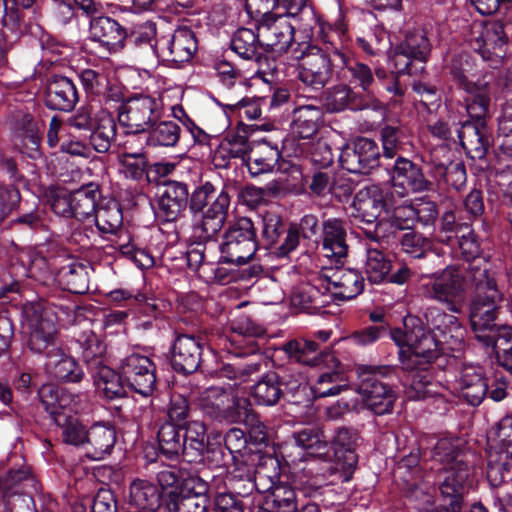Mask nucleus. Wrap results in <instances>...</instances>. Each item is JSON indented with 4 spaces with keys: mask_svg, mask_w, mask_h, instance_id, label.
Here are the masks:
<instances>
[{
    "mask_svg": "<svg viewBox=\"0 0 512 512\" xmlns=\"http://www.w3.org/2000/svg\"><path fill=\"white\" fill-rule=\"evenodd\" d=\"M405 318L418 321L414 337L407 339L408 353H400L407 366L413 361L427 363L425 359H438L446 349H457L464 341L465 329L459 319L439 308H428L424 313L425 322L412 314Z\"/></svg>",
    "mask_w": 512,
    "mask_h": 512,
    "instance_id": "1",
    "label": "nucleus"
},
{
    "mask_svg": "<svg viewBox=\"0 0 512 512\" xmlns=\"http://www.w3.org/2000/svg\"><path fill=\"white\" fill-rule=\"evenodd\" d=\"M431 456L444 465L438 482L440 508L444 512H462L464 496L469 492L473 478V468L465 460L464 441L459 437L441 438Z\"/></svg>",
    "mask_w": 512,
    "mask_h": 512,
    "instance_id": "2",
    "label": "nucleus"
},
{
    "mask_svg": "<svg viewBox=\"0 0 512 512\" xmlns=\"http://www.w3.org/2000/svg\"><path fill=\"white\" fill-rule=\"evenodd\" d=\"M472 290L468 304V316L475 338L484 344L494 343L492 334L501 325L496 323L503 294L498 288L494 271H488L487 265H472L469 271Z\"/></svg>",
    "mask_w": 512,
    "mask_h": 512,
    "instance_id": "3",
    "label": "nucleus"
},
{
    "mask_svg": "<svg viewBox=\"0 0 512 512\" xmlns=\"http://www.w3.org/2000/svg\"><path fill=\"white\" fill-rule=\"evenodd\" d=\"M359 394L363 405L376 416L392 414L398 399L396 390L401 370L392 365H359Z\"/></svg>",
    "mask_w": 512,
    "mask_h": 512,
    "instance_id": "4",
    "label": "nucleus"
},
{
    "mask_svg": "<svg viewBox=\"0 0 512 512\" xmlns=\"http://www.w3.org/2000/svg\"><path fill=\"white\" fill-rule=\"evenodd\" d=\"M431 43L423 30L408 31L392 50L390 62L395 73L382 83L383 88L401 102L406 88L399 82V75L422 73L431 54Z\"/></svg>",
    "mask_w": 512,
    "mask_h": 512,
    "instance_id": "5",
    "label": "nucleus"
},
{
    "mask_svg": "<svg viewBox=\"0 0 512 512\" xmlns=\"http://www.w3.org/2000/svg\"><path fill=\"white\" fill-rule=\"evenodd\" d=\"M307 389L300 374L280 368L263 373L250 386L249 396L255 405L263 407L276 406L282 399L299 404L303 402Z\"/></svg>",
    "mask_w": 512,
    "mask_h": 512,
    "instance_id": "6",
    "label": "nucleus"
},
{
    "mask_svg": "<svg viewBox=\"0 0 512 512\" xmlns=\"http://www.w3.org/2000/svg\"><path fill=\"white\" fill-rule=\"evenodd\" d=\"M230 200L227 187L217 192L209 181L189 191L187 208L193 216H201V238L212 240L221 231L227 219Z\"/></svg>",
    "mask_w": 512,
    "mask_h": 512,
    "instance_id": "7",
    "label": "nucleus"
},
{
    "mask_svg": "<svg viewBox=\"0 0 512 512\" xmlns=\"http://www.w3.org/2000/svg\"><path fill=\"white\" fill-rule=\"evenodd\" d=\"M470 284L468 272L449 265L423 278L422 294L426 299L445 306L452 313L461 314L467 301Z\"/></svg>",
    "mask_w": 512,
    "mask_h": 512,
    "instance_id": "8",
    "label": "nucleus"
},
{
    "mask_svg": "<svg viewBox=\"0 0 512 512\" xmlns=\"http://www.w3.org/2000/svg\"><path fill=\"white\" fill-rule=\"evenodd\" d=\"M209 329L193 324L190 328H176L167 353V360L174 372L189 376L197 372L202 354L209 341Z\"/></svg>",
    "mask_w": 512,
    "mask_h": 512,
    "instance_id": "9",
    "label": "nucleus"
},
{
    "mask_svg": "<svg viewBox=\"0 0 512 512\" xmlns=\"http://www.w3.org/2000/svg\"><path fill=\"white\" fill-rule=\"evenodd\" d=\"M258 227L248 217L231 222L222 235L219 245L220 263L245 265L260 250L257 240Z\"/></svg>",
    "mask_w": 512,
    "mask_h": 512,
    "instance_id": "10",
    "label": "nucleus"
},
{
    "mask_svg": "<svg viewBox=\"0 0 512 512\" xmlns=\"http://www.w3.org/2000/svg\"><path fill=\"white\" fill-rule=\"evenodd\" d=\"M342 49L335 46L325 50L316 46L303 53L298 67V79L313 91L322 90L333 74L338 77Z\"/></svg>",
    "mask_w": 512,
    "mask_h": 512,
    "instance_id": "11",
    "label": "nucleus"
},
{
    "mask_svg": "<svg viewBox=\"0 0 512 512\" xmlns=\"http://www.w3.org/2000/svg\"><path fill=\"white\" fill-rule=\"evenodd\" d=\"M164 106L160 97L147 94H135L119 107L118 121L126 127V135H143L151 125L163 117Z\"/></svg>",
    "mask_w": 512,
    "mask_h": 512,
    "instance_id": "12",
    "label": "nucleus"
},
{
    "mask_svg": "<svg viewBox=\"0 0 512 512\" xmlns=\"http://www.w3.org/2000/svg\"><path fill=\"white\" fill-rule=\"evenodd\" d=\"M512 22L505 19L487 21L478 37L471 40V48L492 68H498L508 53Z\"/></svg>",
    "mask_w": 512,
    "mask_h": 512,
    "instance_id": "13",
    "label": "nucleus"
},
{
    "mask_svg": "<svg viewBox=\"0 0 512 512\" xmlns=\"http://www.w3.org/2000/svg\"><path fill=\"white\" fill-rule=\"evenodd\" d=\"M352 209V217L359 224L374 227L370 229L360 226L366 237L378 242L382 238L379 234V216L382 211L389 210V204L382 189L376 185L360 189L353 198Z\"/></svg>",
    "mask_w": 512,
    "mask_h": 512,
    "instance_id": "14",
    "label": "nucleus"
},
{
    "mask_svg": "<svg viewBox=\"0 0 512 512\" xmlns=\"http://www.w3.org/2000/svg\"><path fill=\"white\" fill-rule=\"evenodd\" d=\"M154 49L168 67L180 68L193 59L198 50V39L190 27L180 26L171 35L157 39Z\"/></svg>",
    "mask_w": 512,
    "mask_h": 512,
    "instance_id": "15",
    "label": "nucleus"
},
{
    "mask_svg": "<svg viewBox=\"0 0 512 512\" xmlns=\"http://www.w3.org/2000/svg\"><path fill=\"white\" fill-rule=\"evenodd\" d=\"M124 382L130 392L137 393L144 398L151 397L157 388L156 364L151 357L131 353L120 363Z\"/></svg>",
    "mask_w": 512,
    "mask_h": 512,
    "instance_id": "16",
    "label": "nucleus"
},
{
    "mask_svg": "<svg viewBox=\"0 0 512 512\" xmlns=\"http://www.w3.org/2000/svg\"><path fill=\"white\" fill-rule=\"evenodd\" d=\"M159 186L163 189L152 205L155 219L160 224L174 223L183 216L189 205V185L183 181L161 180Z\"/></svg>",
    "mask_w": 512,
    "mask_h": 512,
    "instance_id": "17",
    "label": "nucleus"
},
{
    "mask_svg": "<svg viewBox=\"0 0 512 512\" xmlns=\"http://www.w3.org/2000/svg\"><path fill=\"white\" fill-rule=\"evenodd\" d=\"M361 443V436L357 429L342 426L335 430L329 442V453L325 461H334L337 469L344 474V481H349L358 464L357 448Z\"/></svg>",
    "mask_w": 512,
    "mask_h": 512,
    "instance_id": "18",
    "label": "nucleus"
},
{
    "mask_svg": "<svg viewBox=\"0 0 512 512\" xmlns=\"http://www.w3.org/2000/svg\"><path fill=\"white\" fill-rule=\"evenodd\" d=\"M381 153L376 141L367 137H358L346 144L341 150V167L353 174H370L380 166Z\"/></svg>",
    "mask_w": 512,
    "mask_h": 512,
    "instance_id": "19",
    "label": "nucleus"
},
{
    "mask_svg": "<svg viewBox=\"0 0 512 512\" xmlns=\"http://www.w3.org/2000/svg\"><path fill=\"white\" fill-rule=\"evenodd\" d=\"M262 35L249 28H239L231 39V49L244 60L253 61L258 73H270L276 70L274 56L266 52Z\"/></svg>",
    "mask_w": 512,
    "mask_h": 512,
    "instance_id": "20",
    "label": "nucleus"
},
{
    "mask_svg": "<svg viewBox=\"0 0 512 512\" xmlns=\"http://www.w3.org/2000/svg\"><path fill=\"white\" fill-rule=\"evenodd\" d=\"M89 21V40L97 43L102 53L112 55L124 50L126 27L107 15H87Z\"/></svg>",
    "mask_w": 512,
    "mask_h": 512,
    "instance_id": "21",
    "label": "nucleus"
},
{
    "mask_svg": "<svg viewBox=\"0 0 512 512\" xmlns=\"http://www.w3.org/2000/svg\"><path fill=\"white\" fill-rule=\"evenodd\" d=\"M398 360L401 364L400 381L404 387V393L408 400H425L433 397L434 392L432 387V374L429 372L431 364L437 359H427V363L423 361H413L411 365L407 366L402 362L403 358L398 353Z\"/></svg>",
    "mask_w": 512,
    "mask_h": 512,
    "instance_id": "22",
    "label": "nucleus"
},
{
    "mask_svg": "<svg viewBox=\"0 0 512 512\" xmlns=\"http://www.w3.org/2000/svg\"><path fill=\"white\" fill-rule=\"evenodd\" d=\"M418 321L413 318H403V328L367 325L351 334L352 341L359 346H369L379 340L390 338L398 347V353H408L407 339L415 335Z\"/></svg>",
    "mask_w": 512,
    "mask_h": 512,
    "instance_id": "23",
    "label": "nucleus"
},
{
    "mask_svg": "<svg viewBox=\"0 0 512 512\" xmlns=\"http://www.w3.org/2000/svg\"><path fill=\"white\" fill-rule=\"evenodd\" d=\"M393 187L400 188L405 193H417L433 189V183L425 176L421 165L412 160L397 156L392 164H386Z\"/></svg>",
    "mask_w": 512,
    "mask_h": 512,
    "instance_id": "24",
    "label": "nucleus"
},
{
    "mask_svg": "<svg viewBox=\"0 0 512 512\" xmlns=\"http://www.w3.org/2000/svg\"><path fill=\"white\" fill-rule=\"evenodd\" d=\"M324 95L329 112L377 110L380 108V101L374 95L354 91L350 85L345 83L328 88L324 91Z\"/></svg>",
    "mask_w": 512,
    "mask_h": 512,
    "instance_id": "25",
    "label": "nucleus"
},
{
    "mask_svg": "<svg viewBox=\"0 0 512 512\" xmlns=\"http://www.w3.org/2000/svg\"><path fill=\"white\" fill-rule=\"evenodd\" d=\"M79 102L76 82L62 74H51L46 79L44 104L52 111L71 112Z\"/></svg>",
    "mask_w": 512,
    "mask_h": 512,
    "instance_id": "26",
    "label": "nucleus"
},
{
    "mask_svg": "<svg viewBox=\"0 0 512 512\" xmlns=\"http://www.w3.org/2000/svg\"><path fill=\"white\" fill-rule=\"evenodd\" d=\"M255 28L262 35L266 52L275 60L276 56L286 53L294 42L295 27L286 15H276Z\"/></svg>",
    "mask_w": 512,
    "mask_h": 512,
    "instance_id": "27",
    "label": "nucleus"
},
{
    "mask_svg": "<svg viewBox=\"0 0 512 512\" xmlns=\"http://www.w3.org/2000/svg\"><path fill=\"white\" fill-rule=\"evenodd\" d=\"M156 479L163 497L162 511L171 505L170 499L177 500L192 485L202 480L197 473L177 465H169L159 471Z\"/></svg>",
    "mask_w": 512,
    "mask_h": 512,
    "instance_id": "28",
    "label": "nucleus"
},
{
    "mask_svg": "<svg viewBox=\"0 0 512 512\" xmlns=\"http://www.w3.org/2000/svg\"><path fill=\"white\" fill-rule=\"evenodd\" d=\"M327 281V290L335 300L346 301L358 296L364 289V278L355 269L325 268L321 272Z\"/></svg>",
    "mask_w": 512,
    "mask_h": 512,
    "instance_id": "29",
    "label": "nucleus"
},
{
    "mask_svg": "<svg viewBox=\"0 0 512 512\" xmlns=\"http://www.w3.org/2000/svg\"><path fill=\"white\" fill-rule=\"evenodd\" d=\"M35 479L33 475L25 468L11 469L4 477H0V501L14 512L16 504L13 499L23 503H34L33 498L28 496L26 499V488L34 486Z\"/></svg>",
    "mask_w": 512,
    "mask_h": 512,
    "instance_id": "30",
    "label": "nucleus"
},
{
    "mask_svg": "<svg viewBox=\"0 0 512 512\" xmlns=\"http://www.w3.org/2000/svg\"><path fill=\"white\" fill-rule=\"evenodd\" d=\"M300 238L318 245L322 238L319 220L314 214H305L298 224L290 223V230L283 242L277 247V257H288L297 249Z\"/></svg>",
    "mask_w": 512,
    "mask_h": 512,
    "instance_id": "31",
    "label": "nucleus"
},
{
    "mask_svg": "<svg viewBox=\"0 0 512 512\" xmlns=\"http://www.w3.org/2000/svg\"><path fill=\"white\" fill-rule=\"evenodd\" d=\"M117 440L116 428L109 422H95L89 426L84 453L94 461L111 455Z\"/></svg>",
    "mask_w": 512,
    "mask_h": 512,
    "instance_id": "32",
    "label": "nucleus"
},
{
    "mask_svg": "<svg viewBox=\"0 0 512 512\" xmlns=\"http://www.w3.org/2000/svg\"><path fill=\"white\" fill-rule=\"evenodd\" d=\"M463 91L466 93L463 102L467 113L464 119L487 121L490 117L492 85L486 76L479 77Z\"/></svg>",
    "mask_w": 512,
    "mask_h": 512,
    "instance_id": "33",
    "label": "nucleus"
},
{
    "mask_svg": "<svg viewBox=\"0 0 512 512\" xmlns=\"http://www.w3.org/2000/svg\"><path fill=\"white\" fill-rule=\"evenodd\" d=\"M29 336L27 347L36 354H46L52 348H58L55 344L57 328L55 321L44 313H36L28 320Z\"/></svg>",
    "mask_w": 512,
    "mask_h": 512,
    "instance_id": "34",
    "label": "nucleus"
},
{
    "mask_svg": "<svg viewBox=\"0 0 512 512\" xmlns=\"http://www.w3.org/2000/svg\"><path fill=\"white\" fill-rule=\"evenodd\" d=\"M71 348L80 352L88 372L92 375L101 366L107 365L106 344L92 330L82 331L78 337L71 341Z\"/></svg>",
    "mask_w": 512,
    "mask_h": 512,
    "instance_id": "35",
    "label": "nucleus"
},
{
    "mask_svg": "<svg viewBox=\"0 0 512 512\" xmlns=\"http://www.w3.org/2000/svg\"><path fill=\"white\" fill-rule=\"evenodd\" d=\"M339 58V56H337ZM338 77L340 81L348 82V85L361 88L363 94L373 95L375 83L371 68L354 58H351L343 49L340 55Z\"/></svg>",
    "mask_w": 512,
    "mask_h": 512,
    "instance_id": "36",
    "label": "nucleus"
},
{
    "mask_svg": "<svg viewBox=\"0 0 512 512\" xmlns=\"http://www.w3.org/2000/svg\"><path fill=\"white\" fill-rule=\"evenodd\" d=\"M46 369L52 378L63 383H79L84 377L80 364L60 347L48 352Z\"/></svg>",
    "mask_w": 512,
    "mask_h": 512,
    "instance_id": "37",
    "label": "nucleus"
},
{
    "mask_svg": "<svg viewBox=\"0 0 512 512\" xmlns=\"http://www.w3.org/2000/svg\"><path fill=\"white\" fill-rule=\"evenodd\" d=\"M209 441L206 424L201 420L190 422L184 427L181 453L183 461L196 465L202 463L203 451Z\"/></svg>",
    "mask_w": 512,
    "mask_h": 512,
    "instance_id": "38",
    "label": "nucleus"
},
{
    "mask_svg": "<svg viewBox=\"0 0 512 512\" xmlns=\"http://www.w3.org/2000/svg\"><path fill=\"white\" fill-rule=\"evenodd\" d=\"M164 512H208L211 506L210 485L202 479L183 493L177 500L170 499Z\"/></svg>",
    "mask_w": 512,
    "mask_h": 512,
    "instance_id": "39",
    "label": "nucleus"
},
{
    "mask_svg": "<svg viewBox=\"0 0 512 512\" xmlns=\"http://www.w3.org/2000/svg\"><path fill=\"white\" fill-rule=\"evenodd\" d=\"M489 443L486 477L492 487H499L512 481V454L498 449L499 442L493 438H489Z\"/></svg>",
    "mask_w": 512,
    "mask_h": 512,
    "instance_id": "40",
    "label": "nucleus"
},
{
    "mask_svg": "<svg viewBox=\"0 0 512 512\" xmlns=\"http://www.w3.org/2000/svg\"><path fill=\"white\" fill-rule=\"evenodd\" d=\"M346 229L338 218H329L322 224V249L327 257H334L340 263L347 256Z\"/></svg>",
    "mask_w": 512,
    "mask_h": 512,
    "instance_id": "41",
    "label": "nucleus"
},
{
    "mask_svg": "<svg viewBox=\"0 0 512 512\" xmlns=\"http://www.w3.org/2000/svg\"><path fill=\"white\" fill-rule=\"evenodd\" d=\"M379 140L383 157L390 160L396 159L400 152L408 151L413 146L412 134L401 124H384L379 129Z\"/></svg>",
    "mask_w": 512,
    "mask_h": 512,
    "instance_id": "42",
    "label": "nucleus"
},
{
    "mask_svg": "<svg viewBox=\"0 0 512 512\" xmlns=\"http://www.w3.org/2000/svg\"><path fill=\"white\" fill-rule=\"evenodd\" d=\"M57 269L55 278L63 291L72 294H85L89 290L87 267L73 258Z\"/></svg>",
    "mask_w": 512,
    "mask_h": 512,
    "instance_id": "43",
    "label": "nucleus"
},
{
    "mask_svg": "<svg viewBox=\"0 0 512 512\" xmlns=\"http://www.w3.org/2000/svg\"><path fill=\"white\" fill-rule=\"evenodd\" d=\"M289 230L290 224L281 215L274 212L265 213L261 220V234H257L259 249H274L277 255V247L283 242Z\"/></svg>",
    "mask_w": 512,
    "mask_h": 512,
    "instance_id": "44",
    "label": "nucleus"
},
{
    "mask_svg": "<svg viewBox=\"0 0 512 512\" xmlns=\"http://www.w3.org/2000/svg\"><path fill=\"white\" fill-rule=\"evenodd\" d=\"M284 352L290 359L308 366H318L329 356L320 349L313 339L297 338L283 345Z\"/></svg>",
    "mask_w": 512,
    "mask_h": 512,
    "instance_id": "45",
    "label": "nucleus"
},
{
    "mask_svg": "<svg viewBox=\"0 0 512 512\" xmlns=\"http://www.w3.org/2000/svg\"><path fill=\"white\" fill-rule=\"evenodd\" d=\"M158 452L168 460H177L182 453L184 427L171 422H157Z\"/></svg>",
    "mask_w": 512,
    "mask_h": 512,
    "instance_id": "46",
    "label": "nucleus"
},
{
    "mask_svg": "<svg viewBox=\"0 0 512 512\" xmlns=\"http://www.w3.org/2000/svg\"><path fill=\"white\" fill-rule=\"evenodd\" d=\"M91 377L97 389L101 390L108 400L126 397L130 392L128 385L124 382L120 367L118 371H115L108 365L101 366Z\"/></svg>",
    "mask_w": 512,
    "mask_h": 512,
    "instance_id": "47",
    "label": "nucleus"
},
{
    "mask_svg": "<svg viewBox=\"0 0 512 512\" xmlns=\"http://www.w3.org/2000/svg\"><path fill=\"white\" fill-rule=\"evenodd\" d=\"M38 395L43 409L49 414L54 423L60 415H67L72 412L70 408L71 396L64 389L53 384H45L39 388Z\"/></svg>",
    "mask_w": 512,
    "mask_h": 512,
    "instance_id": "48",
    "label": "nucleus"
},
{
    "mask_svg": "<svg viewBox=\"0 0 512 512\" xmlns=\"http://www.w3.org/2000/svg\"><path fill=\"white\" fill-rule=\"evenodd\" d=\"M117 125L114 117L105 109L99 110L98 122L85 137L98 153H106L115 139Z\"/></svg>",
    "mask_w": 512,
    "mask_h": 512,
    "instance_id": "49",
    "label": "nucleus"
},
{
    "mask_svg": "<svg viewBox=\"0 0 512 512\" xmlns=\"http://www.w3.org/2000/svg\"><path fill=\"white\" fill-rule=\"evenodd\" d=\"M101 197L100 186L90 182L72 191L74 218L82 221L94 217L98 208V199Z\"/></svg>",
    "mask_w": 512,
    "mask_h": 512,
    "instance_id": "50",
    "label": "nucleus"
},
{
    "mask_svg": "<svg viewBox=\"0 0 512 512\" xmlns=\"http://www.w3.org/2000/svg\"><path fill=\"white\" fill-rule=\"evenodd\" d=\"M281 157V152L277 147L267 145L264 141L258 145L257 149H250L245 161L250 175L252 177L261 174L270 173L274 170Z\"/></svg>",
    "mask_w": 512,
    "mask_h": 512,
    "instance_id": "51",
    "label": "nucleus"
},
{
    "mask_svg": "<svg viewBox=\"0 0 512 512\" xmlns=\"http://www.w3.org/2000/svg\"><path fill=\"white\" fill-rule=\"evenodd\" d=\"M459 388L461 397L471 406H479L485 397L489 388V379L482 371H465L460 380Z\"/></svg>",
    "mask_w": 512,
    "mask_h": 512,
    "instance_id": "52",
    "label": "nucleus"
},
{
    "mask_svg": "<svg viewBox=\"0 0 512 512\" xmlns=\"http://www.w3.org/2000/svg\"><path fill=\"white\" fill-rule=\"evenodd\" d=\"M291 437L295 445L305 450L307 455L325 461V455L329 453V442L321 429L305 427L293 432Z\"/></svg>",
    "mask_w": 512,
    "mask_h": 512,
    "instance_id": "53",
    "label": "nucleus"
},
{
    "mask_svg": "<svg viewBox=\"0 0 512 512\" xmlns=\"http://www.w3.org/2000/svg\"><path fill=\"white\" fill-rule=\"evenodd\" d=\"M467 230L468 232H462L461 235L455 237V246H458L461 258L468 263L466 272L469 273L472 265L481 267L487 265V270L493 271L488 260L482 256L480 237L470 227Z\"/></svg>",
    "mask_w": 512,
    "mask_h": 512,
    "instance_id": "54",
    "label": "nucleus"
},
{
    "mask_svg": "<svg viewBox=\"0 0 512 512\" xmlns=\"http://www.w3.org/2000/svg\"><path fill=\"white\" fill-rule=\"evenodd\" d=\"M181 134V127L172 120H162L151 125L143 135L145 143L150 147H175Z\"/></svg>",
    "mask_w": 512,
    "mask_h": 512,
    "instance_id": "55",
    "label": "nucleus"
},
{
    "mask_svg": "<svg viewBox=\"0 0 512 512\" xmlns=\"http://www.w3.org/2000/svg\"><path fill=\"white\" fill-rule=\"evenodd\" d=\"M60 429L62 442L84 450L89 427L72 413L60 415L54 423Z\"/></svg>",
    "mask_w": 512,
    "mask_h": 512,
    "instance_id": "56",
    "label": "nucleus"
},
{
    "mask_svg": "<svg viewBox=\"0 0 512 512\" xmlns=\"http://www.w3.org/2000/svg\"><path fill=\"white\" fill-rule=\"evenodd\" d=\"M322 118L323 113L320 108L311 105L301 106L293 114V131L300 138L309 139L318 132Z\"/></svg>",
    "mask_w": 512,
    "mask_h": 512,
    "instance_id": "57",
    "label": "nucleus"
},
{
    "mask_svg": "<svg viewBox=\"0 0 512 512\" xmlns=\"http://www.w3.org/2000/svg\"><path fill=\"white\" fill-rule=\"evenodd\" d=\"M433 228L435 239L439 243L455 247V237L465 229H469V225L457 220L454 209H447L439 215L437 224Z\"/></svg>",
    "mask_w": 512,
    "mask_h": 512,
    "instance_id": "58",
    "label": "nucleus"
},
{
    "mask_svg": "<svg viewBox=\"0 0 512 512\" xmlns=\"http://www.w3.org/2000/svg\"><path fill=\"white\" fill-rule=\"evenodd\" d=\"M265 504L268 512H297L300 506L294 488L282 483L271 488Z\"/></svg>",
    "mask_w": 512,
    "mask_h": 512,
    "instance_id": "59",
    "label": "nucleus"
},
{
    "mask_svg": "<svg viewBox=\"0 0 512 512\" xmlns=\"http://www.w3.org/2000/svg\"><path fill=\"white\" fill-rule=\"evenodd\" d=\"M492 338H494V343L483 346L492 348L495 351L498 365L512 375V325H501L492 334Z\"/></svg>",
    "mask_w": 512,
    "mask_h": 512,
    "instance_id": "60",
    "label": "nucleus"
},
{
    "mask_svg": "<svg viewBox=\"0 0 512 512\" xmlns=\"http://www.w3.org/2000/svg\"><path fill=\"white\" fill-rule=\"evenodd\" d=\"M93 218L100 233L114 234L123 224L122 208L118 202L108 201L98 206Z\"/></svg>",
    "mask_w": 512,
    "mask_h": 512,
    "instance_id": "61",
    "label": "nucleus"
},
{
    "mask_svg": "<svg viewBox=\"0 0 512 512\" xmlns=\"http://www.w3.org/2000/svg\"><path fill=\"white\" fill-rule=\"evenodd\" d=\"M224 265L219 260L218 266L213 270L214 280L221 285L233 282H248L256 278L263 271L260 265H252L245 268H240L241 265L228 264L230 267H225Z\"/></svg>",
    "mask_w": 512,
    "mask_h": 512,
    "instance_id": "62",
    "label": "nucleus"
},
{
    "mask_svg": "<svg viewBox=\"0 0 512 512\" xmlns=\"http://www.w3.org/2000/svg\"><path fill=\"white\" fill-rule=\"evenodd\" d=\"M129 140L123 145V153L120 156V163L126 178L139 181L146 175L149 182L152 181L148 170V160L143 152H129Z\"/></svg>",
    "mask_w": 512,
    "mask_h": 512,
    "instance_id": "63",
    "label": "nucleus"
},
{
    "mask_svg": "<svg viewBox=\"0 0 512 512\" xmlns=\"http://www.w3.org/2000/svg\"><path fill=\"white\" fill-rule=\"evenodd\" d=\"M291 302L293 306L308 314L319 313L326 304L320 289L309 284L294 291Z\"/></svg>",
    "mask_w": 512,
    "mask_h": 512,
    "instance_id": "64",
    "label": "nucleus"
}]
</instances>
